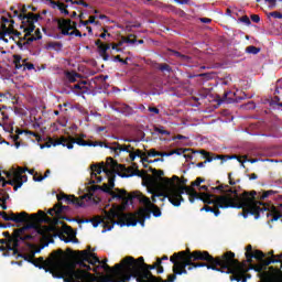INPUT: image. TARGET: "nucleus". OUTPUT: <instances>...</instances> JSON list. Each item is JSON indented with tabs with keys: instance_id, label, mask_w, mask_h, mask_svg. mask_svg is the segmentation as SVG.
Instances as JSON below:
<instances>
[{
	"instance_id": "72a5a7b5",
	"label": "nucleus",
	"mask_w": 282,
	"mask_h": 282,
	"mask_svg": "<svg viewBox=\"0 0 282 282\" xmlns=\"http://www.w3.org/2000/svg\"><path fill=\"white\" fill-rule=\"evenodd\" d=\"M155 69H159V72H162L163 74L164 73H167V74H171V72H173V68H171V65L166 64V63H156L155 64Z\"/></svg>"
},
{
	"instance_id": "c85d7f7f",
	"label": "nucleus",
	"mask_w": 282,
	"mask_h": 282,
	"mask_svg": "<svg viewBox=\"0 0 282 282\" xmlns=\"http://www.w3.org/2000/svg\"><path fill=\"white\" fill-rule=\"evenodd\" d=\"M104 173L108 176V186L111 191L116 186V175H118V172L115 169H104Z\"/></svg>"
},
{
	"instance_id": "e433bc0d",
	"label": "nucleus",
	"mask_w": 282,
	"mask_h": 282,
	"mask_svg": "<svg viewBox=\"0 0 282 282\" xmlns=\"http://www.w3.org/2000/svg\"><path fill=\"white\" fill-rule=\"evenodd\" d=\"M7 34H12V26H8L2 23L0 25V36H6Z\"/></svg>"
},
{
	"instance_id": "9b49d317",
	"label": "nucleus",
	"mask_w": 282,
	"mask_h": 282,
	"mask_svg": "<svg viewBox=\"0 0 282 282\" xmlns=\"http://www.w3.org/2000/svg\"><path fill=\"white\" fill-rule=\"evenodd\" d=\"M65 268H67V262L65 263V265L62 267L61 270H55L53 272H55V274H57V279H63L64 282H74V281H87V271L83 270V269H67L65 270Z\"/></svg>"
},
{
	"instance_id": "aec40b11",
	"label": "nucleus",
	"mask_w": 282,
	"mask_h": 282,
	"mask_svg": "<svg viewBox=\"0 0 282 282\" xmlns=\"http://www.w3.org/2000/svg\"><path fill=\"white\" fill-rule=\"evenodd\" d=\"M83 196L80 198L74 196V195H67V194H58L57 200L58 202H65L66 204H73V206H76L77 208H85V202L83 200Z\"/></svg>"
},
{
	"instance_id": "393cba45",
	"label": "nucleus",
	"mask_w": 282,
	"mask_h": 282,
	"mask_svg": "<svg viewBox=\"0 0 282 282\" xmlns=\"http://www.w3.org/2000/svg\"><path fill=\"white\" fill-rule=\"evenodd\" d=\"M31 219L37 221V224H52V218L43 210H39L37 214H32Z\"/></svg>"
},
{
	"instance_id": "0e129e2a",
	"label": "nucleus",
	"mask_w": 282,
	"mask_h": 282,
	"mask_svg": "<svg viewBox=\"0 0 282 282\" xmlns=\"http://www.w3.org/2000/svg\"><path fill=\"white\" fill-rule=\"evenodd\" d=\"M270 17H273V19H282V14L279 11L271 12Z\"/></svg>"
},
{
	"instance_id": "f257e3e1",
	"label": "nucleus",
	"mask_w": 282,
	"mask_h": 282,
	"mask_svg": "<svg viewBox=\"0 0 282 282\" xmlns=\"http://www.w3.org/2000/svg\"><path fill=\"white\" fill-rule=\"evenodd\" d=\"M187 270L195 268H207L223 274H231L230 281L247 282L246 272L248 268L246 263L235 259V252L227 251L223 256L213 257L208 251L196 250L191 252L189 249L177 252V274H186Z\"/></svg>"
},
{
	"instance_id": "37998d69",
	"label": "nucleus",
	"mask_w": 282,
	"mask_h": 282,
	"mask_svg": "<svg viewBox=\"0 0 282 282\" xmlns=\"http://www.w3.org/2000/svg\"><path fill=\"white\" fill-rule=\"evenodd\" d=\"M123 43H130L131 45H133L134 43H138V39L135 37L134 34H130L127 37H122Z\"/></svg>"
},
{
	"instance_id": "a878e982",
	"label": "nucleus",
	"mask_w": 282,
	"mask_h": 282,
	"mask_svg": "<svg viewBox=\"0 0 282 282\" xmlns=\"http://www.w3.org/2000/svg\"><path fill=\"white\" fill-rule=\"evenodd\" d=\"M149 158H169L171 155H177V148L173 149L170 152H158L155 149H152L148 152Z\"/></svg>"
},
{
	"instance_id": "7c9ffc66",
	"label": "nucleus",
	"mask_w": 282,
	"mask_h": 282,
	"mask_svg": "<svg viewBox=\"0 0 282 282\" xmlns=\"http://www.w3.org/2000/svg\"><path fill=\"white\" fill-rule=\"evenodd\" d=\"M225 193H228L227 195H223V197H229V199H239V200H235L236 203L241 202L243 194L239 195V193H237V189H232L230 187H227V189H225Z\"/></svg>"
},
{
	"instance_id": "bf43d9fd",
	"label": "nucleus",
	"mask_w": 282,
	"mask_h": 282,
	"mask_svg": "<svg viewBox=\"0 0 282 282\" xmlns=\"http://www.w3.org/2000/svg\"><path fill=\"white\" fill-rule=\"evenodd\" d=\"M226 188H228V185L220 184V185L214 187V191H219L220 193H226Z\"/></svg>"
},
{
	"instance_id": "7ed1b4c3",
	"label": "nucleus",
	"mask_w": 282,
	"mask_h": 282,
	"mask_svg": "<svg viewBox=\"0 0 282 282\" xmlns=\"http://www.w3.org/2000/svg\"><path fill=\"white\" fill-rule=\"evenodd\" d=\"M150 172L154 182H159V192L153 194L152 202L155 204L158 202L155 197H163L161 202L169 199L173 206H177V175L172 176V178L164 177V171L153 167H150Z\"/></svg>"
},
{
	"instance_id": "ddd939ff",
	"label": "nucleus",
	"mask_w": 282,
	"mask_h": 282,
	"mask_svg": "<svg viewBox=\"0 0 282 282\" xmlns=\"http://www.w3.org/2000/svg\"><path fill=\"white\" fill-rule=\"evenodd\" d=\"M75 261L79 268H85V272L91 271L90 265H96V263H100V258L96 256V253L89 251V250H83V251H75ZM89 263V264H87Z\"/></svg>"
},
{
	"instance_id": "c9c22d12",
	"label": "nucleus",
	"mask_w": 282,
	"mask_h": 282,
	"mask_svg": "<svg viewBox=\"0 0 282 282\" xmlns=\"http://www.w3.org/2000/svg\"><path fill=\"white\" fill-rule=\"evenodd\" d=\"M50 3L54 10H56V8H57L59 10V12H62L65 8H67V4H65L61 1L51 0Z\"/></svg>"
},
{
	"instance_id": "de8ad7c7",
	"label": "nucleus",
	"mask_w": 282,
	"mask_h": 282,
	"mask_svg": "<svg viewBox=\"0 0 282 282\" xmlns=\"http://www.w3.org/2000/svg\"><path fill=\"white\" fill-rule=\"evenodd\" d=\"M154 131L161 135H171V132H169V130H164V127H155Z\"/></svg>"
},
{
	"instance_id": "bb28decb",
	"label": "nucleus",
	"mask_w": 282,
	"mask_h": 282,
	"mask_svg": "<svg viewBox=\"0 0 282 282\" xmlns=\"http://www.w3.org/2000/svg\"><path fill=\"white\" fill-rule=\"evenodd\" d=\"M56 217L57 219H65L66 221H74V219H70L69 217L63 215V213H67L69 210V206H65L61 203H56Z\"/></svg>"
},
{
	"instance_id": "c03bdc74",
	"label": "nucleus",
	"mask_w": 282,
	"mask_h": 282,
	"mask_svg": "<svg viewBox=\"0 0 282 282\" xmlns=\"http://www.w3.org/2000/svg\"><path fill=\"white\" fill-rule=\"evenodd\" d=\"M21 30H23V32L25 33L23 37H19L21 42H25L28 41V36H32V32L30 34H28V29L30 28V25H20Z\"/></svg>"
},
{
	"instance_id": "603ef678",
	"label": "nucleus",
	"mask_w": 282,
	"mask_h": 282,
	"mask_svg": "<svg viewBox=\"0 0 282 282\" xmlns=\"http://www.w3.org/2000/svg\"><path fill=\"white\" fill-rule=\"evenodd\" d=\"M85 85H87V82L83 80L80 83L75 84L72 89H78L79 91L85 89Z\"/></svg>"
},
{
	"instance_id": "6ab92c4d",
	"label": "nucleus",
	"mask_w": 282,
	"mask_h": 282,
	"mask_svg": "<svg viewBox=\"0 0 282 282\" xmlns=\"http://www.w3.org/2000/svg\"><path fill=\"white\" fill-rule=\"evenodd\" d=\"M252 259H257V261H261L262 265L264 267L271 265V263H281V260L276 259L275 257L265 259V253H263V251L261 250H254L251 253V256H248L247 263H252Z\"/></svg>"
},
{
	"instance_id": "0eeeda50",
	"label": "nucleus",
	"mask_w": 282,
	"mask_h": 282,
	"mask_svg": "<svg viewBox=\"0 0 282 282\" xmlns=\"http://www.w3.org/2000/svg\"><path fill=\"white\" fill-rule=\"evenodd\" d=\"M188 180L182 177H177V206L184 202V198H182V195H187L189 203L195 204V199H199L200 193L195 189V186H199V184H204L206 182V178L204 177H197L194 182H192L191 186L186 185Z\"/></svg>"
},
{
	"instance_id": "b1692460",
	"label": "nucleus",
	"mask_w": 282,
	"mask_h": 282,
	"mask_svg": "<svg viewBox=\"0 0 282 282\" xmlns=\"http://www.w3.org/2000/svg\"><path fill=\"white\" fill-rule=\"evenodd\" d=\"M171 263H173V274L167 275V280L164 281L162 278H159L160 282H174L177 279V252L173 253L170 258Z\"/></svg>"
},
{
	"instance_id": "2eb2a0df",
	"label": "nucleus",
	"mask_w": 282,
	"mask_h": 282,
	"mask_svg": "<svg viewBox=\"0 0 282 282\" xmlns=\"http://www.w3.org/2000/svg\"><path fill=\"white\" fill-rule=\"evenodd\" d=\"M107 164L110 166V169L117 171V175L119 177H133V175H137V177H142L143 175L140 170L137 169L133 172V167H127L122 164H119L118 161L113 160L111 156L107 158Z\"/></svg>"
},
{
	"instance_id": "e2e57ef3",
	"label": "nucleus",
	"mask_w": 282,
	"mask_h": 282,
	"mask_svg": "<svg viewBox=\"0 0 282 282\" xmlns=\"http://www.w3.org/2000/svg\"><path fill=\"white\" fill-rule=\"evenodd\" d=\"M177 140L183 141L184 144H188V137L177 134Z\"/></svg>"
},
{
	"instance_id": "680f3d73",
	"label": "nucleus",
	"mask_w": 282,
	"mask_h": 282,
	"mask_svg": "<svg viewBox=\"0 0 282 282\" xmlns=\"http://www.w3.org/2000/svg\"><path fill=\"white\" fill-rule=\"evenodd\" d=\"M68 36H78L79 39L83 37V33L78 29H75L74 31L69 32Z\"/></svg>"
},
{
	"instance_id": "09e8293b",
	"label": "nucleus",
	"mask_w": 282,
	"mask_h": 282,
	"mask_svg": "<svg viewBox=\"0 0 282 282\" xmlns=\"http://www.w3.org/2000/svg\"><path fill=\"white\" fill-rule=\"evenodd\" d=\"M178 91H186V94H191L193 91V88H191V85H178Z\"/></svg>"
},
{
	"instance_id": "338daca9",
	"label": "nucleus",
	"mask_w": 282,
	"mask_h": 282,
	"mask_svg": "<svg viewBox=\"0 0 282 282\" xmlns=\"http://www.w3.org/2000/svg\"><path fill=\"white\" fill-rule=\"evenodd\" d=\"M251 21H253V23H259L261 21V17H259V14H252Z\"/></svg>"
},
{
	"instance_id": "a18cd8bd",
	"label": "nucleus",
	"mask_w": 282,
	"mask_h": 282,
	"mask_svg": "<svg viewBox=\"0 0 282 282\" xmlns=\"http://www.w3.org/2000/svg\"><path fill=\"white\" fill-rule=\"evenodd\" d=\"M204 93H199V97H193V100H195L196 102H199V100H204L206 98H208V89H203Z\"/></svg>"
},
{
	"instance_id": "423d86ee",
	"label": "nucleus",
	"mask_w": 282,
	"mask_h": 282,
	"mask_svg": "<svg viewBox=\"0 0 282 282\" xmlns=\"http://www.w3.org/2000/svg\"><path fill=\"white\" fill-rule=\"evenodd\" d=\"M67 261V253L63 251V249H57L51 252L50 257L45 260L43 257L36 259L33 262L35 268H40V270H45V268H50L51 272L55 270H62Z\"/></svg>"
},
{
	"instance_id": "774afa93",
	"label": "nucleus",
	"mask_w": 282,
	"mask_h": 282,
	"mask_svg": "<svg viewBox=\"0 0 282 282\" xmlns=\"http://www.w3.org/2000/svg\"><path fill=\"white\" fill-rule=\"evenodd\" d=\"M269 254H271L272 257H274L275 259H279L280 260V263H281V269H282V253L281 254H278V256H274V251H270Z\"/></svg>"
},
{
	"instance_id": "58836bf2",
	"label": "nucleus",
	"mask_w": 282,
	"mask_h": 282,
	"mask_svg": "<svg viewBox=\"0 0 282 282\" xmlns=\"http://www.w3.org/2000/svg\"><path fill=\"white\" fill-rule=\"evenodd\" d=\"M94 23H96V25H98V22H96V15H90L88 20H86V21L80 20L79 21V28H80V25L87 26V25L94 24Z\"/></svg>"
},
{
	"instance_id": "69168bd1",
	"label": "nucleus",
	"mask_w": 282,
	"mask_h": 282,
	"mask_svg": "<svg viewBox=\"0 0 282 282\" xmlns=\"http://www.w3.org/2000/svg\"><path fill=\"white\" fill-rule=\"evenodd\" d=\"M98 50H99V56L102 54H107V48H105V44H100L98 46Z\"/></svg>"
},
{
	"instance_id": "cd10ccee",
	"label": "nucleus",
	"mask_w": 282,
	"mask_h": 282,
	"mask_svg": "<svg viewBox=\"0 0 282 282\" xmlns=\"http://www.w3.org/2000/svg\"><path fill=\"white\" fill-rule=\"evenodd\" d=\"M267 217H272L270 219L271 223H274V221H279V219H281L282 215H281V212L275 207V206H271V207H267Z\"/></svg>"
},
{
	"instance_id": "4be33fe9",
	"label": "nucleus",
	"mask_w": 282,
	"mask_h": 282,
	"mask_svg": "<svg viewBox=\"0 0 282 282\" xmlns=\"http://www.w3.org/2000/svg\"><path fill=\"white\" fill-rule=\"evenodd\" d=\"M100 268L102 270H105L106 272H108L109 274H113V276H116V272H118V271L119 272H124V265L122 264V260H121V263L115 264L113 268L109 267V264H107V263L97 265L96 268L93 269V272L98 274V270H100Z\"/></svg>"
},
{
	"instance_id": "4c0bfd02",
	"label": "nucleus",
	"mask_w": 282,
	"mask_h": 282,
	"mask_svg": "<svg viewBox=\"0 0 282 282\" xmlns=\"http://www.w3.org/2000/svg\"><path fill=\"white\" fill-rule=\"evenodd\" d=\"M270 195H274V191L269 189V191L263 192L262 194H259V195L256 194V202H258L257 199H261V200L268 199V197H270Z\"/></svg>"
},
{
	"instance_id": "3c124183",
	"label": "nucleus",
	"mask_w": 282,
	"mask_h": 282,
	"mask_svg": "<svg viewBox=\"0 0 282 282\" xmlns=\"http://www.w3.org/2000/svg\"><path fill=\"white\" fill-rule=\"evenodd\" d=\"M50 173H52V171L46 170L44 176L43 175H41L39 177L33 176V180H34V182H43V180H45V177H48Z\"/></svg>"
},
{
	"instance_id": "f03ea898",
	"label": "nucleus",
	"mask_w": 282,
	"mask_h": 282,
	"mask_svg": "<svg viewBox=\"0 0 282 282\" xmlns=\"http://www.w3.org/2000/svg\"><path fill=\"white\" fill-rule=\"evenodd\" d=\"M153 212L149 208H141L137 213V216L133 214H120V212L116 209H110L109 212H106L105 220L100 218V216H97L95 218L79 220L78 224H93L94 228H98L100 224H104V228H107V230H111L113 226H138L140 224L141 226H144L145 219H151V213L155 217L162 216V210L159 209L158 206L152 205Z\"/></svg>"
},
{
	"instance_id": "ea45409f",
	"label": "nucleus",
	"mask_w": 282,
	"mask_h": 282,
	"mask_svg": "<svg viewBox=\"0 0 282 282\" xmlns=\"http://www.w3.org/2000/svg\"><path fill=\"white\" fill-rule=\"evenodd\" d=\"M64 234L68 235V237H70L72 239L76 237V234L74 232V228H72V226L69 225H64Z\"/></svg>"
},
{
	"instance_id": "13d9d810",
	"label": "nucleus",
	"mask_w": 282,
	"mask_h": 282,
	"mask_svg": "<svg viewBox=\"0 0 282 282\" xmlns=\"http://www.w3.org/2000/svg\"><path fill=\"white\" fill-rule=\"evenodd\" d=\"M252 245H248L247 247H246V253H245V256H246V259H247V261H248V257H251L252 256Z\"/></svg>"
},
{
	"instance_id": "4d7b16f0",
	"label": "nucleus",
	"mask_w": 282,
	"mask_h": 282,
	"mask_svg": "<svg viewBox=\"0 0 282 282\" xmlns=\"http://www.w3.org/2000/svg\"><path fill=\"white\" fill-rule=\"evenodd\" d=\"M57 210H58V207H56V204H55L52 208H50L47 210V215H51V217H54V215H55V217H56Z\"/></svg>"
},
{
	"instance_id": "20e7f679",
	"label": "nucleus",
	"mask_w": 282,
	"mask_h": 282,
	"mask_svg": "<svg viewBox=\"0 0 282 282\" xmlns=\"http://www.w3.org/2000/svg\"><path fill=\"white\" fill-rule=\"evenodd\" d=\"M231 204H235L236 206L240 207H231V208H242V213L239 215L243 217L245 219H248V215H253L256 219H259L260 214L263 212H268V208L261 200H257V192H243L242 198L239 200V198H230ZM238 202V203H237Z\"/></svg>"
},
{
	"instance_id": "1a4fd4ad",
	"label": "nucleus",
	"mask_w": 282,
	"mask_h": 282,
	"mask_svg": "<svg viewBox=\"0 0 282 282\" xmlns=\"http://www.w3.org/2000/svg\"><path fill=\"white\" fill-rule=\"evenodd\" d=\"M96 191H102V193H108V195H110L112 199H117V202H122V199H124V196L127 195V189L116 188L115 191H111L109 185L105 183L102 186L93 185L88 187V193L83 196V199H86V202H94L95 204H98V202H100V198H94V193H96Z\"/></svg>"
},
{
	"instance_id": "f704fd0d",
	"label": "nucleus",
	"mask_w": 282,
	"mask_h": 282,
	"mask_svg": "<svg viewBox=\"0 0 282 282\" xmlns=\"http://www.w3.org/2000/svg\"><path fill=\"white\" fill-rule=\"evenodd\" d=\"M234 96L235 94L232 91H227L224 94L220 102H227L228 105H231V102H237V99H235Z\"/></svg>"
},
{
	"instance_id": "f3484780",
	"label": "nucleus",
	"mask_w": 282,
	"mask_h": 282,
	"mask_svg": "<svg viewBox=\"0 0 282 282\" xmlns=\"http://www.w3.org/2000/svg\"><path fill=\"white\" fill-rule=\"evenodd\" d=\"M32 228H36V225L33 223L25 225L22 228L14 229L13 236L11 238L13 248L19 247V241H30L33 239L32 235H25V231L32 230Z\"/></svg>"
},
{
	"instance_id": "39448f33",
	"label": "nucleus",
	"mask_w": 282,
	"mask_h": 282,
	"mask_svg": "<svg viewBox=\"0 0 282 282\" xmlns=\"http://www.w3.org/2000/svg\"><path fill=\"white\" fill-rule=\"evenodd\" d=\"M215 195L208 194V193H200L198 195V198H195V202H202L205 205L203 208H200V213H213L215 217H219L221 215V210L219 208H241V206H237L234 204L228 196H216L215 199H213ZM213 204V207L210 206Z\"/></svg>"
},
{
	"instance_id": "8fccbe9b",
	"label": "nucleus",
	"mask_w": 282,
	"mask_h": 282,
	"mask_svg": "<svg viewBox=\"0 0 282 282\" xmlns=\"http://www.w3.org/2000/svg\"><path fill=\"white\" fill-rule=\"evenodd\" d=\"M59 238L65 243H72V241H73V243H78V239L77 238H74V239L67 238L65 235L59 236Z\"/></svg>"
},
{
	"instance_id": "052dcab7",
	"label": "nucleus",
	"mask_w": 282,
	"mask_h": 282,
	"mask_svg": "<svg viewBox=\"0 0 282 282\" xmlns=\"http://www.w3.org/2000/svg\"><path fill=\"white\" fill-rule=\"evenodd\" d=\"M29 36L30 37H26V41L24 42V45H26V47L28 45H31L32 43H34V41H37L34 35H29Z\"/></svg>"
},
{
	"instance_id": "5fc2aeb1",
	"label": "nucleus",
	"mask_w": 282,
	"mask_h": 282,
	"mask_svg": "<svg viewBox=\"0 0 282 282\" xmlns=\"http://www.w3.org/2000/svg\"><path fill=\"white\" fill-rule=\"evenodd\" d=\"M240 23H245V25H251V21L250 18L248 15H242L241 18H239Z\"/></svg>"
},
{
	"instance_id": "4468645a",
	"label": "nucleus",
	"mask_w": 282,
	"mask_h": 282,
	"mask_svg": "<svg viewBox=\"0 0 282 282\" xmlns=\"http://www.w3.org/2000/svg\"><path fill=\"white\" fill-rule=\"evenodd\" d=\"M28 7L23 6L21 8L20 14H19V21H21L22 25H29L26 29L28 34L31 32H34L36 30V25L34 23H39L43 17H41L40 13H32L28 12Z\"/></svg>"
},
{
	"instance_id": "5701e85b",
	"label": "nucleus",
	"mask_w": 282,
	"mask_h": 282,
	"mask_svg": "<svg viewBox=\"0 0 282 282\" xmlns=\"http://www.w3.org/2000/svg\"><path fill=\"white\" fill-rule=\"evenodd\" d=\"M90 169H91V178L93 180L89 182V184H100V182H102V176H98V175H100V173H102V171H105V167L102 165L95 164V165H91Z\"/></svg>"
},
{
	"instance_id": "412c9836",
	"label": "nucleus",
	"mask_w": 282,
	"mask_h": 282,
	"mask_svg": "<svg viewBox=\"0 0 282 282\" xmlns=\"http://www.w3.org/2000/svg\"><path fill=\"white\" fill-rule=\"evenodd\" d=\"M54 21L57 23V30L61 31V34H63V36H69V31L74 29L72 21L63 18H55Z\"/></svg>"
},
{
	"instance_id": "864d4df0",
	"label": "nucleus",
	"mask_w": 282,
	"mask_h": 282,
	"mask_svg": "<svg viewBox=\"0 0 282 282\" xmlns=\"http://www.w3.org/2000/svg\"><path fill=\"white\" fill-rule=\"evenodd\" d=\"M113 61L115 62H118V63H122V65H129V57L128 58H126V59H122L121 57H120V55H116L115 57H113Z\"/></svg>"
},
{
	"instance_id": "f8f14e48",
	"label": "nucleus",
	"mask_w": 282,
	"mask_h": 282,
	"mask_svg": "<svg viewBox=\"0 0 282 282\" xmlns=\"http://www.w3.org/2000/svg\"><path fill=\"white\" fill-rule=\"evenodd\" d=\"M74 144H78V147H89V141H85L80 138H74V137H61L57 140H54L53 138H50L48 141L41 145V149H50V147H66L67 149H74Z\"/></svg>"
},
{
	"instance_id": "6e6552de",
	"label": "nucleus",
	"mask_w": 282,
	"mask_h": 282,
	"mask_svg": "<svg viewBox=\"0 0 282 282\" xmlns=\"http://www.w3.org/2000/svg\"><path fill=\"white\" fill-rule=\"evenodd\" d=\"M193 153H199L205 159L204 162L197 163L198 169H204L206 166V163L213 162V160H224V156L221 155H217L214 158L213 153L206 150L195 151L191 148H177L178 162H191L193 160Z\"/></svg>"
},
{
	"instance_id": "473e14b6",
	"label": "nucleus",
	"mask_w": 282,
	"mask_h": 282,
	"mask_svg": "<svg viewBox=\"0 0 282 282\" xmlns=\"http://www.w3.org/2000/svg\"><path fill=\"white\" fill-rule=\"evenodd\" d=\"M65 78L67 80V83H77L78 82V78H80V74L72 70H66L65 72Z\"/></svg>"
},
{
	"instance_id": "2f4dec72",
	"label": "nucleus",
	"mask_w": 282,
	"mask_h": 282,
	"mask_svg": "<svg viewBox=\"0 0 282 282\" xmlns=\"http://www.w3.org/2000/svg\"><path fill=\"white\" fill-rule=\"evenodd\" d=\"M113 144H115V147L110 148V151H113L115 153H118V151H119V153H122V151L126 153H130L131 152L130 149L133 150V148L131 145H120V143H118V142H115Z\"/></svg>"
},
{
	"instance_id": "49530a36",
	"label": "nucleus",
	"mask_w": 282,
	"mask_h": 282,
	"mask_svg": "<svg viewBox=\"0 0 282 282\" xmlns=\"http://www.w3.org/2000/svg\"><path fill=\"white\" fill-rule=\"evenodd\" d=\"M261 1H263L271 10L276 8V0H257L258 3H261Z\"/></svg>"
},
{
	"instance_id": "c756f323",
	"label": "nucleus",
	"mask_w": 282,
	"mask_h": 282,
	"mask_svg": "<svg viewBox=\"0 0 282 282\" xmlns=\"http://www.w3.org/2000/svg\"><path fill=\"white\" fill-rule=\"evenodd\" d=\"M11 221H14V224H23L24 221H28V213L21 212V213H11L10 214Z\"/></svg>"
},
{
	"instance_id": "6e6d98bb",
	"label": "nucleus",
	"mask_w": 282,
	"mask_h": 282,
	"mask_svg": "<svg viewBox=\"0 0 282 282\" xmlns=\"http://www.w3.org/2000/svg\"><path fill=\"white\" fill-rule=\"evenodd\" d=\"M73 6H83L84 8H89V3L85 2V0H75L73 1Z\"/></svg>"
},
{
	"instance_id": "9d476101",
	"label": "nucleus",
	"mask_w": 282,
	"mask_h": 282,
	"mask_svg": "<svg viewBox=\"0 0 282 282\" xmlns=\"http://www.w3.org/2000/svg\"><path fill=\"white\" fill-rule=\"evenodd\" d=\"M3 173L8 178L11 177V180L6 181V177L1 176L0 172V183L2 182V187H6L8 184H10L14 191H19V188H21V186L28 182V175H23L24 173H28V167L19 166L17 171Z\"/></svg>"
},
{
	"instance_id": "a211bd4d",
	"label": "nucleus",
	"mask_w": 282,
	"mask_h": 282,
	"mask_svg": "<svg viewBox=\"0 0 282 282\" xmlns=\"http://www.w3.org/2000/svg\"><path fill=\"white\" fill-rule=\"evenodd\" d=\"M135 199H138V202H140V204H143V206H148V207L153 206L150 197L144 196L140 192H132L129 194L127 191H126V195L122 199L123 206H129V204H133V202H135Z\"/></svg>"
},
{
	"instance_id": "a19ab883",
	"label": "nucleus",
	"mask_w": 282,
	"mask_h": 282,
	"mask_svg": "<svg viewBox=\"0 0 282 282\" xmlns=\"http://www.w3.org/2000/svg\"><path fill=\"white\" fill-rule=\"evenodd\" d=\"M21 59H22L21 55L19 54L13 55V63L15 65V69H21L23 67V64H21Z\"/></svg>"
},
{
	"instance_id": "dca6fc26",
	"label": "nucleus",
	"mask_w": 282,
	"mask_h": 282,
	"mask_svg": "<svg viewBox=\"0 0 282 282\" xmlns=\"http://www.w3.org/2000/svg\"><path fill=\"white\" fill-rule=\"evenodd\" d=\"M122 261L123 265V274L126 275V281H131V278L135 279V273H133V269L129 265V263H135L139 265V269L142 270L147 263H144V258L139 257L138 259L128 256Z\"/></svg>"
},
{
	"instance_id": "79ce46f5",
	"label": "nucleus",
	"mask_w": 282,
	"mask_h": 282,
	"mask_svg": "<svg viewBox=\"0 0 282 282\" xmlns=\"http://www.w3.org/2000/svg\"><path fill=\"white\" fill-rule=\"evenodd\" d=\"M246 52H247V54L257 55V54H259V52H261V48H260V47H257V46H254V45H250V46H247V47H246Z\"/></svg>"
}]
</instances>
